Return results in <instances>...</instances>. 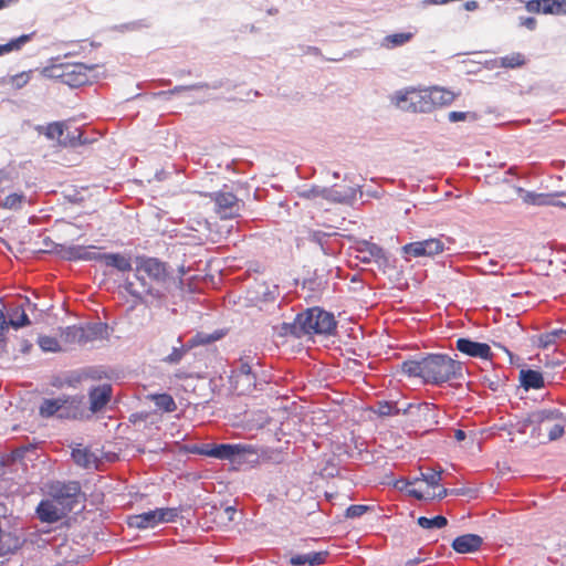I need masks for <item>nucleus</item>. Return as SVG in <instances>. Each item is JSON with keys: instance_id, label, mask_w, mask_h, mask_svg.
Wrapping results in <instances>:
<instances>
[{"instance_id": "obj_47", "label": "nucleus", "mask_w": 566, "mask_h": 566, "mask_svg": "<svg viewBox=\"0 0 566 566\" xmlns=\"http://www.w3.org/2000/svg\"><path fill=\"white\" fill-rule=\"evenodd\" d=\"M88 143H90V140L86 137H84V133L80 129H75L74 132H69L65 137V140H64L65 145H70L72 147H76L78 145H85Z\"/></svg>"}, {"instance_id": "obj_33", "label": "nucleus", "mask_w": 566, "mask_h": 566, "mask_svg": "<svg viewBox=\"0 0 566 566\" xmlns=\"http://www.w3.org/2000/svg\"><path fill=\"white\" fill-rule=\"evenodd\" d=\"M517 192L525 203L534 206H545L551 202L549 197L544 193H536L533 191H526L523 188H517Z\"/></svg>"}, {"instance_id": "obj_43", "label": "nucleus", "mask_w": 566, "mask_h": 566, "mask_svg": "<svg viewBox=\"0 0 566 566\" xmlns=\"http://www.w3.org/2000/svg\"><path fill=\"white\" fill-rule=\"evenodd\" d=\"M178 343L180 344V346L172 347L171 353L167 357L164 358L165 363H168V364H178V363H180V360L184 358L185 354L190 349L189 348V344L187 346H185L181 343V337L180 336L178 337Z\"/></svg>"}, {"instance_id": "obj_6", "label": "nucleus", "mask_w": 566, "mask_h": 566, "mask_svg": "<svg viewBox=\"0 0 566 566\" xmlns=\"http://www.w3.org/2000/svg\"><path fill=\"white\" fill-rule=\"evenodd\" d=\"M304 336L332 335L337 326L334 315L321 307H311L300 313Z\"/></svg>"}, {"instance_id": "obj_18", "label": "nucleus", "mask_w": 566, "mask_h": 566, "mask_svg": "<svg viewBox=\"0 0 566 566\" xmlns=\"http://www.w3.org/2000/svg\"><path fill=\"white\" fill-rule=\"evenodd\" d=\"M334 237H336V233L312 231L308 239L317 244L325 255H334L339 250V244H337L336 240H332Z\"/></svg>"}, {"instance_id": "obj_44", "label": "nucleus", "mask_w": 566, "mask_h": 566, "mask_svg": "<svg viewBox=\"0 0 566 566\" xmlns=\"http://www.w3.org/2000/svg\"><path fill=\"white\" fill-rule=\"evenodd\" d=\"M400 412L401 410L398 408L396 402L379 401L377 405L376 413H378L380 417L396 416Z\"/></svg>"}, {"instance_id": "obj_52", "label": "nucleus", "mask_w": 566, "mask_h": 566, "mask_svg": "<svg viewBox=\"0 0 566 566\" xmlns=\"http://www.w3.org/2000/svg\"><path fill=\"white\" fill-rule=\"evenodd\" d=\"M262 298L265 302H272L280 295L277 285H263Z\"/></svg>"}, {"instance_id": "obj_1", "label": "nucleus", "mask_w": 566, "mask_h": 566, "mask_svg": "<svg viewBox=\"0 0 566 566\" xmlns=\"http://www.w3.org/2000/svg\"><path fill=\"white\" fill-rule=\"evenodd\" d=\"M134 271L138 284L126 279L123 285L134 303L149 305L154 301L160 302L165 293L155 285H165L171 279L170 266L158 258L137 255Z\"/></svg>"}, {"instance_id": "obj_64", "label": "nucleus", "mask_w": 566, "mask_h": 566, "mask_svg": "<svg viewBox=\"0 0 566 566\" xmlns=\"http://www.w3.org/2000/svg\"><path fill=\"white\" fill-rule=\"evenodd\" d=\"M407 493L413 497H416L417 500H422L423 499V494L416 490V489H408L407 490Z\"/></svg>"}, {"instance_id": "obj_51", "label": "nucleus", "mask_w": 566, "mask_h": 566, "mask_svg": "<svg viewBox=\"0 0 566 566\" xmlns=\"http://www.w3.org/2000/svg\"><path fill=\"white\" fill-rule=\"evenodd\" d=\"M441 471L428 470L421 473V480L430 486H438L441 481Z\"/></svg>"}, {"instance_id": "obj_26", "label": "nucleus", "mask_w": 566, "mask_h": 566, "mask_svg": "<svg viewBox=\"0 0 566 566\" xmlns=\"http://www.w3.org/2000/svg\"><path fill=\"white\" fill-rule=\"evenodd\" d=\"M21 546V541L18 536L11 533H2L0 530V557L15 553Z\"/></svg>"}, {"instance_id": "obj_17", "label": "nucleus", "mask_w": 566, "mask_h": 566, "mask_svg": "<svg viewBox=\"0 0 566 566\" xmlns=\"http://www.w3.org/2000/svg\"><path fill=\"white\" fill-rule=\"evenodd\" d=\"M327 552H308L305 554H290L286 556L291 566H318L326 562Z\"/></svg>"}, {"instance_id": "obj_4", "label": "nucleus", "mask_w": 566, "mask_h": 566, "mask_svg": "<svg viewBox=\"0 0 566 566\" xmlns=\"http://www.w3.org/2000/svg\"><path fill=\"white\" fill-rule=\"evenodd\" d=\"M200 454L218 460H228L237 464H256L259 463V454L255 448L244 443H220L206 444Z\"/></svg>"}, {"instance_id": "obj_23", "label": "nucleus", "mask_w": 566, "mask_h": 566, "mask_svg": "<svg viewBox=\"0 0 566 566\" xmlns=\"http://www.w3.org/2000/svg\"><path fill=\"white\" fill-rule=\"evenodd\" d=\"M428 98L431 101L434 109L438 106L450 105L455 99V94L443 87L433 86L429 88Z\"/></svg>"}, {"instance_id": "obj_10", "label": "nucleus", "mask_w": 566, "mask_h": 566, "mask_svg": "<svg viewBox=\"0 0 566 566\" xmlns=\"http://www.w3.org/2000/svg\"><path fill=\"white\" fill-rule=\"evenodd\" d=\"M356 258L366 264L376 262L379 266L387 264L388 258L381 247L369 241H360L356 247Z\"/></svg>"}, {"instance_id": "obj_7", "label": "nucleus", "mask_w": 566, "mask_h": 566, "mask_svg": "<svg viewBox=\"0 0 566 566\" xmlns=\"http://www.w3.org/2000/svg\"><path fill=\"white\" fill-rule=\"evenodd\" d=\"M81 493V485L76 481L55 482L50 486V495L61 505L73 509L76 497Z\"/></svg>"}, {"instance_id": "obj_38", "label": "nucleus", "mask_w": 566, "mask_h": 566, "mask_svg": "<svg viewBox=\"0 0 566 566\" xmlns=\"http://www.w3.org/2000/svg\"><path fill=\"white\" fill-rule=\"evenodd\" d=\"M155 406L165 412H172L176 410L177 405L169 394H156L151 396Z\"/></svg>"}, {"instance_id": "obj_11", "label": "nucleus", "mask_w": 566, "mask_h": 566, "mask_svg": "<svg viewBox=\"0 0 566 566\" xmlns=\"http://www.w3.org/2000/svg\"><path fill=\"white\" fill-rule=\"evenodd\" d=\"M113 387L109 384L93 386L88 390L90 410L93 413L102 411L111 401Z\"/></svg>"}, {"instance_id": "obj_16", "label": "nucleus", "mask_w": 566, "mask_h": 566, "mask_svg": "<svg viewBox=\"0 0 566 566\" xmlns=\"http://www.w3.org/2000/svg\"><path fill=\"white\" fill-rule=\"evenodd\" d=\"M483 544V538L476 534H464L452 541V548L459 554L478 552Z\"/></svg>"}, {"instance_id": "obj_9", "label": "nucleus", "mask_w": 566, "mask_h": 566, "mask_svg": "<svg viewBox=\"0 0 566 566\" xmlns=\"http://www.w3.org/2000/svg\"><path fill=\"white\" fill-rule=\"evenodd\" d=\"M213 200L216 211L221 219H233L240 214L242 203L232 192H216L213 195Z\"/></svg>"}, {"instance_id": "obj_59", "label": "nucleus", "mask_w": 566, "mask_h": 566, "mask_svg": "<svg viewBox=\"0 0 566 566\" xmlns=\"http://www.w3.org/2000/svg\"><path fill=\"white\" fill-rule=\"evenodd\" d=\"M469 116L468 112H457L452 111L448 114V119L451 123L462 122L465 120Z\"/></svg>"}, {"instance_id": "obj_54", "label": "nucleus", "mask_w": 566, "mask_h": 566, "mask_svg": "<svg viewBox=\"0 0 566 566\" xmlns=\"http://www.w3.org/2000/svg\"><path fill=\"white\" fill-rule=\"evenodd\" d=\"M22 200H23L22 195L11 193L6 197L2 206L8 209H15L21 205Z\"/></svg>"}, {"instance_id": "obj_39", "label": "nucleus", "mask_w": 566, "mask_h": 566, "mask_svg": "<svg viewBox=\"0 0 566 566\" xmlns=\"http://www.w3.org/2000/svg\"><path fill=\"white\" fill-rule=\"evenodd\" d=\"M417 524L422 527V528H426V530H430V528H442L444 526H447L448 524V520L442 516V515H437L434 517H426V516H420L418 520H417Z\"/></svg>"}, {"instance_id": "obj_30", "label": "nucleus", "mask_w": 566, "mask_h": 566, "mask_svg": "<svg viewBox=\"0 0 566 566\" xmlns=\"http://www.w3.org/2000/svg\"><path fill=\"white\" fill-rule=\"evenodd\" d=\"M256 360V357L253 356V355H244L242 356L240 359H239V365L235 367V369L232 371L233 373V378H237V377H250L251 378V373H253V365H254V361Z\"/></svg>"}, {"instance_id": "obj_53", "label": "nucleus", "mask_w": 566, "mask_h": 566, "mask_svg": "<svg viewBox=\"0 0 566 566\" xmlns=\"http://www.w3.org/2000/svg\"><path fill=\"white\" fill-rule=\"evenodd\" d=\"M517 25L528 31H534L537 28V20L534 17L520 15L517 18Z\"/></svg>"}, {"instance_id": "obj_46", "label": "nucleus", "mask_w": 566, "mask_h": 566, "mask_svg": "<svg viewBox=\"0 0 566 566\" xmlns=\"http://www.w3.org/2000/svg\"><path fill=\"white\" fill-rule=\"evenodd\" d=\"M64 334L69 342L85 344L83 326H67Z\"/></svg>"}, {"instance_id": "obj_14", "label": "nucleus", "mask_w": 566, "mask_h": 566, "mask_svg": "<svg viewBox=\"0 0 566 566\" xmlns=\"http://www.w3.org/2000/svg\"><path fill=\"white\" fill-rule=\"evenodd\" d=\"M96 261L102 262L107 268L116 269L125 273L133 270L132 259L123 253H101L97 252Z\"/></svg>"}, {"instance_id": "obj_56", "label": "nucleus", "mask_w": 566, "mask_h": 566, "mask_svg": "<svg viewBox=\"0 0 566 566\" xmlns=\"http://www.w3.org/2000/svg\"><path fill=\"white\" fill-rule=\"evenodd\" d=\"M530 13H542L541 0H518Z\"/></svg>"}, {"instance_id": "obj_27", "label": "nucleus", "mask_w": 566, "mask_h": 566, "mask_svg": "<svg viewBox=\"0 0 566 566\" xmlns=\"http://www.w3.org/2000/svg\"><path fill=\"white\" fill-rule=\"evenodd\" d=\"M302 327V319L298 313L292 323H282L279 327L277 334L282 337L293 336L301 338L304 336V331Z\"/></svg>"}, {"instance_id": "obj_29", "label": "nucleus", "mask_w": 566, "mask_h": 566, "mask_svg": "<svg viewBox=\"0 0 566 566\" xmlns=\"http://www.w3.org/2000/svg\"><path fill=\"white\" fill-rule=\"evenodd\" d=\"M356 197V189L353 187H348L344 191H338L334 188H326L324 190L323 198L334 201V202H349L354 200Z\"/></svg>"}, {"instance_id": "obj_5", "label": "nucleus", "mask_w": 566, "mask_h": 566, "mask_svg": "<svg viewBox=\"0 0 566 566\" xmlns=\"http://www.w3.org/2000/svg\"><path fill=\"white\" fill-rule=\"evenodd\" d=\"M83 396L62 395L56 398H44L39 406L42 418L56 417L59 419L76 418L83 403Z\"/></svg>"}, {"instance_id": "obj_21", "label": "nucleus", "mask_w": 566, "mask_h": 566, "mask_svg": "<svg viewBox=\"0 0 566 566\" xmlns=\"http://www.w3.org/2000/svg\"><path fill=\"white\" fill-rule=\"evenodd\" d=\"M127 524L130 528H154L158 525L156 510L132 515L128 517Z\"/></svg>"}, {"instance_id": "obj_49", "label": "nucleus", "mask_w": 566, "mask_h": 566, "mask_svg": "<svg viewBox=\"0 0 566 566\" xmlns=\"http://www.w3.org/2000/svg\"><path fill=\"white\" fill-rule=\"evenodd\" d=\"M235 384H237V387H242V391L250 392L256 388V376L253 371V373H251V378L250 377H237Z\"/></svg>"}, {"instance_id": "obj_32", "label": "nucleus", "mask_w": 566, "mask_h": 566, "mask_svg": "<svg viewBox=\"0 0 566 566\" xmlns=\"http://www.w3.org/2000/svg\"><path fill=\"white\" fill-rule=\"evenodd\" d=\"M411 92H415V88H405L395 92L391 96V102L401 111L409 112L411 107Z\"/></svg>"}, {"instance_id": "obj_41", "label": "nucleus", "mask_w": 566, "mask_h": 566, "mask_svg": "<svg viewBox=\"0 0 566 566\" xmlns=\"http://www.w3.org/2000/svg\"><path fill=\"white\" fill-rule=\"evenodd\" d=\"M65 64H52L42 70V75L49 78H59L65 83Z\"/></svg>"}, {"instance_id": "obj_20", "label": "nucleus", "mask_w": 566, "mask_h": 566, "mask_svg": "<svg viewBox=\"0 0 566 566\" xmlns=\"http://www.w3.org/2000/svg\"><path fill=\"white\" fill-rule=\"evenodd\" d=\"M61 254L69 261H96L97 251H92L82 245H71L63 248Z\"/></svg>"}, {"instance_id": "obj_19", "label": "nucleus", "mask_w": 566, "mask_h": 566, "mask_svg": "<svg viewBox=\"0 0 566 566\" xmlns=\"http://www.w3.org/2000/svg\"><path fill=\"white\" fill-rule=\"evenodd\" d=\"M520 384L526 391L538 390L545 387V379L541 371L534 369L520 370Z\"/></svg>"}, {"instance_id": "obj_12", "label": "nucleus", "mask_w": 566, "mask_h": 566, "mask_svg": "<svg viewBox=\"0 0 566 566\" xmlns=\"http://www.w3.org/2000/svg\"><path fill=\"white\" fill-rule=\"evenodd\" d=\"M457 349L470 357L489 359L492 357L491 347L486 343H480L470 338L461 337L457 339Z\"/></svg>"}, {"instance_id": "obj_55", "label": "nucleus", "mask_w": 566, "mask_h": 566, "mask_svg": "<svg viewBox=\"0 0 566 566\" xmlns=\"http://www.w3.org/2000/svg\"><path fill=\"white\" fill-rule=\"evenodd\" d=\"M324 190H325V187L312 186L310 189L304 190L301 195H302V197L307 198V199H314L317 197L323 198Z\"/></svg>"}, {"instance_id": "obj_31", "label": "nucleus", "mask_w": 566, "mask_h": 566, "mask_svg": "<svg viewBox=\"0 0 566 566\" xmlns=\"http://www.w3.org/2000/svg\"><path fill=\"white\" fill-rule=\"evenodd\" d=\"M525 64V56L515 52L505 56H501L495 61V65L504 69H516Z\"/></svg>"}, {"instance_id": "obj_25", "label": "nucleus", "mask_w": 566, "mask_h": 566, "mask_svg": "<svg viewBox=\"0 0 566 566\" xmlns=\"http://www.w3.org/2000/svg\"><path fill=\"white\" fill-rule=\"evenodd\" d=\"M38 517L44 523H54L61 518V513L56 505L49 501L43 500L36 507Z\"/></svg>"}, {"instance_id": "obj_36", "label": "nucleus", "mask_w": 566, "mask_h": 566, "mask_svg": "<svg viewBox=\"0 0 566 566\" xmlns=\"http://www.w3.org/2000/svg\"><path fill=\"white\" fill-rule=\"evenodd\" d=\"M84 328L85 344L103 337L107 329V325L103 323L87 324Z\"/></svg>"}, {"instance_id": "obj_57", "label": "nucleus", "mask_w": 566, "mask_h": 566, "mask_svg": "<svg viewBox=\"0 0 566 566\" xmlns=\"http://www.w3.org/2000/svg\"><path fill=\"white\" fill-rule=\"evenodd\" d=\"M553 15H566V0H552Z\"/></svg>"}, {"instance_id": "obj_61", "label": "nucleus", "mask_w": 566, "mask_h": 566, "mask_svg": "<svg viewBox=\"0 0 566 566\" xmlns=\"http://www.w3.org/2000/svg\"><path fill=\"white\" fill-rule=\"evenodd\" d=\"M541 6L543 14H553L552 0H541Z\"/></svg>"}, {"instance_id": "obj_50", "label": "nucleus", "mask_w": 566, "mask_h": 566, "mask_svg": "<svg viewBox=\"0 0 566 566\" xmlns=\"http://www.w3.org/2000/svg\"><path fill=\"white\" fill-rule=\"evenodd\" d=\"M39 345L44 352H57L60 349V344L56 338L51 336H41L39 337Z\"/></svg>"}, {"instance_id": "obj_13", "label": "nucleus", "mask_w": 566, "mask_h": 566, "mask_svg": "<svg viewBox=\"0 0 566 566\" xmlns=\"http://www.w3.org/2000/svg\"><path fill=\"white\" fill-rule=\"evenodd\" d=\"M93 69V65H86L84 63H65V84L71 87H78L86 84L90 80L88 72Z\"/></svg>"}, {"instance_id": "obj_48", "label": "nucleus", "mask_w": 566, "mask_h": 566, "mask_svg": "<svg viewBox=\"0 0 566 566\" xmlns=\"http://www.w3.org/2000/svg\"><path fill=\"white\" fill-rule=\"evenodd\" d=\"M371 506L365 504H354L346 509L345 516L347 518H357L369 512Z\"/></svg>"}, {"instance_id": "obj_24", "label": "nucleus", "mask_w": 566, "mask_h": 566, "mask_svg": "<svg viewBox=\"0 0 566 566\" xmlns=\"http://www.w3.org/2000/svg\"><path fill=\"white\" fill-rule=\"evenodd\" d=\"M72 460L81 468L91 469L96 467L97 458L88 448L77 446L71 452Z\"/></svg>"}, {"instance_id": "obj_3", "label": "nucleus", "mask_w": 566, "mask_h": 566, "mask_svg": "<svg viewBox=\"0 0 566 566\" xmlns=\"http://www.w3.org/2000/svg\"><path fill=\"white\" fill-rule=\"evenodd\" d=\"M518 431L541 443L558 440L566 429V415L555 407L537 408L518 422Z\"/></svg>"}, {"instance_id": "obj_62", "label": "nucleus", "mask_w": 566, "mask_h": 566, "mask_svg": "<svg viewBox=\"0 0 566 566\" xmlns=\"http://www.w3.org/2000/svg\"><path fill=\"white\" fill-rule=\"evenodd\" d=\"M463 8L467 11H474L479 8V2L475 0H468L463 3Z\"/></svg>"}, {"instance_id": "obj_22", "label": "nucleus", "mask_w": 566, "mask_h": 566, "mask_svg": "<svg viewBox=\"0 0 566 566\" xmlns=\"http://www.w3.org/2000/svg\"><path fill=\"white\" fill-rule=\"evenodd\" d=\"M429 88L416 90L411 92V107L409 112L413 113H430L433 111L431 101L428 98Z\"/></svg>"}, {"instance_id": "obj_34", "label": "nucleus", "mask_w": 566, "mask_h": 566, "mask_svg": "<svg viewBox=\"0 0 566 566\" xmlns=\"http://www.w3.org/2000/svg\"><path fill=\"white\" fill-rule=\"evenodd\" d=\"M221 86H222V82L221 81L213 82L212 84L203 83L202 82V83H196V84H192V85H178V86H175L172 90H170L168 92L159 93V95H164V94L174 95V94L180 93L182 91H193V90H203V88L218 90Z\"/></svg>"}, {"instance_id": "obj_28", "label": "nucleus", "mask_w": 566, "mask_h": 566, "mask_svg": "<svg viewBox=\"0 0 566 566\" xmlns=\"http://www.w3.org/2000/svg\"><path fill=\"white\" fill-rule=\"evenodd\" d=\"M33 35L34 33L22 34L18 38L11 39L4 44H0V56L20 51L27 43L32 40Z\"/></svg>"}, {"instance_id": "obj_63", "label": "nucleus", "mask_w": 566, "mask_h": 566, "mask_svg": "<svg viewBox=\"0 0 566 566\" xmlns=\"http://www.w3.org/2000/svg\"><path fill=\"white\" fill-rule=\"evenodd\" d=\"M237 513V510L233 506H227L223 511V514L228 521H233V516Z\"/></svg>"}, {"instance_id": "obj_8", "label": "nucleus", "mask_w": 566, "mask_h": 566, "mask_svg": "<svg viewBox=\"0 0 566 566\" xmlns=\"http://www.w3.org/2000/svg\"><path fill=\"white\" fill-rule=\"evenodd\" d=\"M444 249V243L440 239L431 238L405 244L402 247V253L413 258L434 256L442 253Z\"/></svg>"}, {"instance_id": "obj_58", "label": "nucleus", "mask_w": 566, "mask_h": 566, "mask_svg": "<svg viewBox=\"0 0 566 566\" xmlns=\"http://www.w3.org/2000/svg\"><path fill=\"white\" fill-rule=\"evenodd\" d=\"M30 80L29 73L22 72L12 77V83L17 88L23 87Z\"/></svg>"}, {"instance_id": "obj_60", "label": "nucleus", "mask_w": 566, "mask_h": 566, "mask_svg": "<svg viewBox=\"0 0 566 566\" xmlns=\"http://www.w3.org/2000/svg\"><path fill=\"white\" fill-rule=\"evenodd\" d=\"M150 25L151 24L147 19H142L126 24L125 28L128 30H139L143 28H150Z\"/></svg>"}, {"instance_id": "obj_35", "label": "nucleus", "mask_w": 566, "mask_h": 566, "mask_svg": "<svg viewBox=\"0 0 566 566\" xmlns=\"http://www.w3.org/2000/svg\"><path fill=\"white\" fill-rule=\"evenodd\" d=\"M566 337V329L564 328H555L547 333H544L539 336V346L543 348H548L549 346L556 344L558 339H563Z\"/></svg>"}, {"instance_id": "obj_40", "label": "nucleus", "mask_w": 566, "mask_h": 566, "mask_svg": "<svg viewBox=\"0 0 566 566\" xmlns=\"http://www.w3.org/2000/svg\"><path fill=\"white\" fill-rule=\"evenodd\" d=\"M39 132L43 133L48 139L55 140L63 136L64 129L62 123L54 122L46 125L45 127H40Z\"/></svg>"}, {"instance_id": "obj_42", "label": "nucleus", "mask_w": 566, "mask_h": 566, "mask_svg": "<svg viewBox=\"0 0 566 566\" xmlns=\"http://www.w3.org/2000/svg\"><path fill=\"white\" fill-rule=\"evenodd\" d=\"M158 525L161 523H171L179 516V510L176 507L156 509Z\"/></svg>"}, {"instance_id": "obj_15", "label": "nucleus", "mask_w": 566, "mask_h": 566, "mask_svg": "<svg viewBox=\"0 0 566 566\" xmlns=\"http://www.w3.org/2000/svg\"><path fill=\"white\" fill-rule=\"evenodd\" d=\"M34 307L35 305L30 302L28 297H24L20 301L19 304L14 305L13 307H10L8 310L9 321L8 327L12 326L15 329H19L21 327L28 326L31 324L27 313L25 307Z\"/></svg>"}, {"instance_id": "obj_37", "label": "nucleus", "mask_w": 566, "mask_h": 566, "mask_svg": "<svg viewBox=\"0 0 566 566\" xmlns=\"http://www.w3.org/2000/svg\"><path fill=\"white\" fill-rule=\"evenodd\" d=\"M412 36H413V33H411V32H400V33L389 34V35L385 36L382 45L388 49L397 48V46L403 45L407 42H409L412 39Z\"/></svg>"}, {"instance_id": "obj_45", "label": "nucleus", "mask_w": 566, "mask_h": 566, "mask_svg": "<svg viewBox=\"0 0 566 566\" xmlns=\"http://www.w3.org/2000/svg\"><path fill=\"white\" fill-rule=\"evenodd\" d=\"M221 337V334L197 333L189 342V348L210 344Z\"/></svg>"}, {"instance_id": "obj_2", "label": "nucleus", "mask_w": 566, "mask_h": 566, "mask_svg": "<svg viewBox=\"0 0 566 566\" xmlns=\"http://www.w3.org/2000/svg\"><path fill=\"white\" fill-rule=\"evenodd\" d=\"M400 371L409 378H420L422 384L441 386L463 376L462 364L447 354L431 353L401 363Z\"/></svg>"}]
</instances>
